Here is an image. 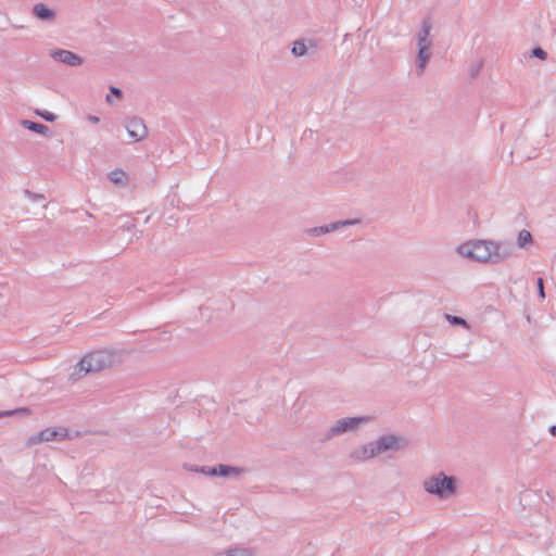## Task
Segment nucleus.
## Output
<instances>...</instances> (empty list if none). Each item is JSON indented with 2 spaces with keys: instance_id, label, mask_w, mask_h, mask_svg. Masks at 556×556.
<instances>
[{
  "instance_id": "obj_1",
  "label": "nucleus",
  "mask_w": 556,
  "mask_h": 556,
  "mask_svg": "<svg viewBox=\"0 0 556 556\" xmlns=\"http://www.w3.org/2000/svg\"><path fill=\"white\" fill-rule=\"evenodd\" d=\"M515 245L506 240H473L457 247V253L473 262L500 264L515 255Z\"/></svg>"
},
{
  "instance_id": "obj_2",
  "label": "nucleus",
  "mask_w": 556,
  "mask_h": 556,
  "mask_svg": "<svg viewBox=\"0 0 556 556\" xmlns=\"http://www.w3.org/2000/svg\"><path fill=\"white\" fill-rule=\"evenodd\" d=\"M122 362L118 350H98L85 355L75 366L72 377L80 378L89 372H97L113 367Z\"/></svg>"
},
{
  "instance_id": "obj_3",
  "label": "nucleus",
  "mask_w": 556,
  "mask_h": 556,
  "mask_svg": "<svg viewBox=\"0 0 556 556\" xmlns=\"http://www.w3.org/2000/svg\"><path fill=\"white\" fill-rule=\"evenodd\" d=\"M424 489L440 500H447L457 492V479L440 471L424 481Z\"/></svg>"
},
{
  "instance_id": "obj_4",
  "label": "nucleus",
  "mask_w": 556,
  "mask_h": 556,
  "mask_svg": "<svg viewBox=\"0 0 556 556\" xmlns=\"http://www.w3.org/2000/svg\"><path fill=\"white\" fill-rule=\"evenodd\" d=\"M369 420V416L346 417L339 419L325 431L323 437L319 439V442L325 443L334 437H339L348 432H353Z\"/></svg>"
},
{
  "instance_id": "obj_5",
  "label": "nucleus",
  "mask_w": 556,
  "mask_h": 556,
  "mask_svg": "<svg viewBox=\"0 0 556 556\" xmlns=\"http://www.w3.org/2000/svg\"><path fill=\"white\" fill-rule=\"evenodd\" d=\"M375 452V456H379L386 452H399L407 445L405 438L395 434H383L375 441H370Z\"/></svg>"
},
{
  "instance_id": "obj_6",
  "label": "nucleus",
  "mask_w": 556,
  "mask_h": 556,
  "mask_svg": "<svg viewBox=\"0 0 556 556\" xmlns=\"http://www.w3.org/2000/svg\"><path fill=\"white\" fill-rule=\"evenodd\" d=\"M125 128L134 141H142L148 137V128L142 118L134 116L125 121Z\"/></svg>"
},
{
  "instance_id": "obj_7",
  "label": "nucleus",
  "mask_w": 556,
  "mask_h": 556,
  "mask_svg": "<svg viewBox=\"0 0 556 556\" xmlns=\"http://www.w3.org/2000/svg\"><path fill=\"white\" fill-rule=\"evenodd\" d=\"M359 223L358 219H345L330 223L328 225H323L318 227H313L307 229V233L312 237H319L321 235H326L336 230H339L345 226L355 225Z\"/></svg>"
},
{
  "instance_id": "obj_8",
  "label": "nucleus",
  "mask_w": 556,
  "mask_h": 556,
  "mask_svg": "<svg viewBox=\"0 0 556 556\" xmlns=\"http://www.w3.org/2000/svg\"><path fill=\"white\" fill-rule=\"evenodd\" d=\"M51 56L63 64H66L68 66H79L83 64V58H80L78 54L70 51V50H63V49H55L51 51Z\"/></svg>"
},
{
  "instance_id": "obj_9",
  "label": "nucleus",
  "mask_w": 556,
  "mask_h": 556,
  "mask_svg": "<svg viewBox=\"0 0 556 556\" xmlns=\"http://www.w3.org/2000/svg\"><path fill=\"white\" fill-rule=\"evenodd\" d=\"M66 437L65 431H59L55 429L47 428L38 432L36 435L30 437L29 442L37 444L40 442H49L55 440H63Z\"/></svg>"
},
{
  "instance_id": "obj_10",
  "label": "nucleus",
  "mask_w": 556,
  "mask_h": 556,
  "mask_svg": "<svg viewBox=\"0 0 556 556\" xmlns=\"http://www.w3.org/2000/svg\"><path fill=\"white\" fill-rule=\"evenodd\" d=\"M431 29H432L431 18L429 16L425 17L421 22V27L416 36L417 46H431L432 45V41L430 39Z\"/></svg>"
},
{
  "instance_id": "obj_11",
  "label": "nucleus",
  "mask_w": 556,
  "mask_h": 556,
  "mask_svg": "<svg viewBox=\"0 0 556 556\" xmlns=\"http://www.w3.org/2000/svg\"><path fill=\"white\" fill-rule=\"evenodd\" d=\"M33 14L43 22H52L55 18V12L41 2L34 5Z\"/></svg>"
},
{
  "instance_id": "obj_12",
  "label": "nucleus",
  "mask_w": 556,
  "mask_h": 556,
  "mask_svg": "<svg viewBox=\"0 0 556 556\" xmlns=\"http://www.w3.org/2000/svg\"><path fill=\"white\" fill-rule=\"evenodd\" d=\"M350 457L357 462H364L376 456L371 443L368 442L367 444H364L363 446L352 451Z\"/></svg>"
},
{
  "instance_id": "obj_13",
  "label": "nucleus",
  "mask_w": 556,
  "mask_h": 556,
  "mask_svg": "<svg viewBox=\"0 0 556 556\" xmlns=\"http://www.w3.org/2000/svg\"><path fill=\"white\" fill-rule=\"evenodd\" d=\"M431 46H418L417 54V74L421 75L425 71L426 64L431 58Z\"/></svg>"
},
{
  "instance_id": "obj_14",
  "label": "nucleus",
  "mask_w": 556,
  "mask_h": 556,
  "mask_svg": "<svg viewBox=\"0 0 556 556\" xmlns=\"http://www.w3.org/2000/svg\"><path fill=\"white\" fill-rule=\"evenodd\" d=\"M245 469L242 467L220 464L216 466V476L238 478Z\"/></svg>"
},
{
  "instance_id": "obj_15",
  "label": "nucleus",
  "mask_w": 556,
  "mask_h": 556,
  "mask_svg": "<svg viewBox=\"0 0 556 556\" xmlns=\"http://www.w3.org/2000/svg\"><path fill=\"white\" fill-rule=\"evenodd\" d=\"M21 125L23 128L34 131L36 134L48 136L50 134V128L41 123L33 122L29 119H22Z\"/></svg>"
},
{
  "instance_id": "obj_16",
  "label": "nucleus",
  "mask_w": 556,
  "mask_h": 556,
  "mask_svg": "<svg viewBox=\"0 0 556 556\" xmlns=\"http://www.w3.org/2000/svg\"><path fill=\"white\" fill-rule=\"evenodd\" d=\"M533 243H534V240L529 230L522 229L518 232V236H517L518 248L527 249L529 245H531Z\"/></svg>"
},
{
  "instance_id": "obj_17",
  "label": "nucleus",
  "mask_w": 556,
  "mask_h": 556,
  "mask_svg": "<svg viewBox=\"0 0 556 556\" xmlns=\"http://www.w3.org/2000/svg\"><path fill=\"white\" fill-rule=\"evenodd\" d=\"M292 54L295 56V58H300V56H303L306 54L307 52V46L305 43V40L303 39H300V40H295L293 42V46H292V50H291Z\"/></svg>"
},
{
  "instance_id": "obj_18",
  "label": "nucleus",
  "mask_w": 556,
  "mask_h": 556,
  "mask_svg": "<svg viewBox=\"0 0 556 556\" xmlns=\"http://www.w3.org/2000/svg\"><path fill=\"white\" fill-rule=\"evenodd\" d=\"M216 556H252V553L249 548H230L225 553H219Z\"/></svg>"
},
{
  "instance_id": "obj_19",
  "label": "nucleus",
  "mask_w": 556,
  "mask_h": 556,
  "mask_svg": "<svg viewBox=\"0 0 556 556\" xmlns=\"http://www.w3.org/2000/svg\"><path fill=\"white\" fill-rule=\"evenodd\" d=\"M125 178L126 174L123 169L116 168L109 173V179L115 185L123 184L125 181Z\"/></svg>"
},
{
  "instance_id": "obj_20",
  "label": "nucleus",
  "mask_w": 556,
  "mask_h": 556,
  "mask_svg": "<svg viewBox=\"0 0 556 556\" xmlns=\"http://www.w3.org/2000/svg\"><path fill=\"white\" fill-rule=\"evenodd\" d=\"M29 409L27 407L11 409V410H0V418L13 416V415H27Z\"/></svg>"
},
{
  "instance_id": "obj_21",
  "label": "nucleus",
  "mask_w": 556,
  "mask_h": 556,
  "mask_svg": "<svg viewBox=\"0 0 556 556\" xmlns=\"http://www.w3.org/2000/svg\"><path fill=\"white\" fill-rule=\"evenodd\" d=\"M445 318L451 325L468 327L467 321L463 317L445 314Z\"/></svg>"
},
{
  "instance_id": "obj_22",
  "label": "nucleus",
  "mask_w": 556,
  "mask_h": 556,
  "mask_svg": "<svg viewBox=\"0 0 556 556\" xmlns=\"http://www.w3.org/2000/svg\"><path fill=\"white\" fill-rule=\"evenodd\" d=\"M112 96L116 99H121L123 97V91L117 87H110V94L106 96V101L112 103Z\"/></svg>"
},
{
  "instance_id": "obj_23",
  "label": "nucleus",
  "mask_w": 556,
  "mask_h": 556,
  "mask_svg": "<svg viewBox=\"0 0 556 556\" xmlns=\"http://www.w3.org/2000/svg\"><path fill=\"white\" fill-rule=\"evenodd\" d=\"M36 114L47 122H54L56 119V115L49 111L36 110Z\"/></svg>"
},
{
  "instance_id": "obj_24",
  "label": "nucleus",
  "mask_w": 556,
  "mask_h": 556,
  "mask_svg": "<svg viewBox=\"0 0 556 556\" xmlns=\"http://www.w3.org/2000/svg\"><path fill=\"white\" fill-rule=\"evenodd\" d=\"M23 192H24V195L27 197L33 202L41 201L45 199L43 194L35 193L28 189H25Z\"/></svg>"
},
{
  "instance_id": "obj_25",
  "label": "nucleus",
  "mask_w": 556,
  "mask_h": 556,
  "mask_svg": "<svg viewBox=\"0 0 556 556\" xmlns=\"http://www.w3.org/2000/svg\"><path fill=\"white\" fill-rule=\"evenodd\" d=\"M531 56L538 58V59H541V60H545L547 58V53L542 48L535 47L531 51Z\"/></svg>"
},
{
  "instance_id": "obj_26",
  "label": "nucleus",
  "mask_w": 556,
  "mask_h": 556,
  "mask_svg": "<svg viewBox=\"0 0 556 556\" xmlns=\"http://www.w3.org/2000/svg\"><path fill=\"white\" fill-rule=\"evenodd\" d=\"M194 470L200 471L205 475H208V476H216V466H213V467L202 466L200 469L195 468Z\"/></svg>"
},
{
  "instance_id": "obj_27",
  "label": "nucleus",
  "mask_w": 556,
  "mask_h": 556,
  "mask_svg": "<svg viewBox=\"0 0 556 556\" xmlns=\"http://www.w3.org/2000/svg\"><path fill=\"white\" fill-rule=\"evenodd\" d=\"M536 286H538V293H539V296L544 300L545 299V290H544V280L542 277H539L538 280H536Z\"/></svg>"
},
{
  "instance_id": "obj_28",
  "label": "nucleus",
  "mask_w": 556,
  "mask_h": 556,
  "mask_svg": "<svg viewBox=\"0 0 556 556\" xmlns=\"http://www.w3.org/2000/svg\"><path fill=\"white\" fill-rule=\"evenodd\" d=\"M482 67V62H479L476 66H472L470 72H471V76L472 77H476L480 71V68Z\"/></svg>"
},
{
  "instance_id": "obj_29",
  "label": "nucleus",
  "mask_w": 556,
  "mask_h": 556,
  "mask_svg": "<svg viewBox=\"0 0 556 556\" xmlns=\"http://www.w3.org/2000/svg\"><path fill=\"white\" fill-rule=\"evenodd\" d=\"M88 119H89L91 123H93V124H97V123H99V121H100V118H99L98 116H94V115H90V116L88 117Z\"/></svg>"
},
{
  "instance_id": "obj_30",
  "label": "nucleus",
  "mask_w": 556,
  "mask_h": 556,
  "mask_svg": "<svg viewBox=\"0 0 556 556\" xmlns=\"http://www.w3.org/2000/svg\"><path fill=\"white\" fill-rule=\"evenodd\" d=\"M549 433H551L552 435L556 437V425H555V426H552V427L549 428Z\"/></svg>"
}]
</instances>
